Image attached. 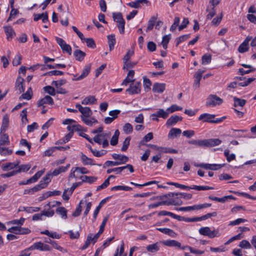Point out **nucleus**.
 <instances>
[{
	"label": "nucleus",
	"mask_w": 256,
	"mask_h": 256,
	"mask_svg": "<svg viewBox=\"0 0 256 256\" xmlns=\"http://www.w3.org/2000/svg\"><path fill=\"white\" fill-rule=\"evenodd\" d=\"M222 102L223 100L221 98L216 95L211 94L208 98L206 104L207 106H214Z\"/></svg>",
	"instance_id": "obj_1"
},
{
	"label": "nucleus",
	"mask_w": 256,
	"mask_h": 256,
	"mask_svg": "<svg viewBox=\"0 0 256 256\" xmlns=\"http://www.w3.org/2000/svg\"><path fill=\"white\" fill-rule=\"evenodd\" d=\"M140 91L141 83L140 82H134L130 84L129 88L126 90V92L130 95L138 94L140 92Z\"/></svg>",
	"instance_id": "obj_2"
},
{
	"label": "nucleus",
	"mask_w": 256,
	"mask_h": 256,
	"mask_svg": "<svg viewBox=\"0 0 256 256\" xmlns=\"http://www.w3.org/2000/svg\"><path fill=\"white\" fill-rule=\"evenodd\" d=\"M199 233L203 236H208L210 238H214L218 236V232L217 231L211 230L209 227H202L199 230Z\"/></svg>",
	"instance_id": "obj_3"
},
{
	"label": "nucleus",
	"mask_w": 256,
	"mask_h": 256,
	"mask_svg": "<svg viewBox=\"0 0 256 256\" xmlns=\"http://www.w3.org/2000/svg\"><path fill=\"white\" fill-rule=\"evenodd\" d=\"M76 107L78 109V111L82 114L80 116L81 118L90 117L92 114V112L89 107H83L80 104H77Z\"/></svg>",
	"instance_id": "obj_4"
},
{
	"label": "nucleus",
	"mask_w": 256,
	"mask_h": 256,
	"mask_svg": "<svg viewBox=\"0 0 256 256\" xmlns=\"http://www.w3.org/2000/svg\"><path fill=\"white\" fill-rule=\"evenodd\" d=\"M56 40L57 43L62 48V52H68L70 55H71V46L69 44H66L65 41L62 38L56 37Z\"/></svg>",
	"instance_id": "obj_5"
},
{
	"label": "nucleus",
	"mask_w": 256,
	"mask_h": 256,
	"mask_svg": "<svg viewBox=\"0 0 256 256\" xmlns=\"http://www.w3.org/2000/svg\"><path fill=\"white\" fill-rule=\"evenodd\" d=\"M54 104L53 99L50 96H46L44 98L38 100L37 102V106L38 107H45V104L52 105Z\"/></svg>",
	"instance_id": "obj_6"
},
{
	"label": "nucleus",
	"mask_w": 256,
	"mask_h": 256,
	"mask_svg": "<svg viewBox=\"0 0 256 256\" xmlns=\"http://www.w3.org/2000/svg\"><path fill=\"white\" fill-rule=\"evenodd\" d=\"M15 88L18 94L24 92V80L20 76H18L16 80Z\"/></svg>",
	"instance_id": "obj_7"
},
{
	"label": "nucleus",
	"mask_w": 256,
	"mask_h": 256,
	"mask_svg": "<svg viewBox=\"0 0 256 256\" xmlns=\"http://www.w3.org/2000/svg\"><path fill=\"white\" fill-rule=\"evenodd\" d=\"M181 189L186 190H213L214 188L208 186H198L196 185H193L192 186H188L182 184Z\"/></svg>",
	"instance_id": "obj_8"
},
{
	"label": "nucleus",
	"mask_w": 256,
	"mask_h": 256,
	"mask_svg": "<svg viewBox=\"0 0 256 256\" xmlns=\"http://www.w3.org/2000/svg\"><path fill=\"white\" fill-rule=\"evenodd\" d=\"M110 133L108 132H102L100 134L96 135L94 138V141L100 144H102V141L104 139H106L110 137Z\"/></svg>",
	"instance_id": "obj_9"
},
{
	"label": "nucleus",
	"mask_w": 256,
	"mask_h": 256,
	"mask_svg": "<svg viewBox=\"0 0 256 256\" xmlns=\"http://www.w3.org/2000/svg\"><path fill=\"white\" fill-rule=\"evenodd\" d=\"M215 116H216L214 114L204 113L200 115L198 118V120H202L204 122L214 123V120H212V119L214 118Z\"/></svg>",
	"instance_id": "obj_10"
},
{
	"label": "nucleus",
	"mask_w": 256,
	"mask_h": 256,
	"mask_svg": "<svg viewBox=\"0 0 256 256\" xmlns=\"http://www.w3.org/2000/svg\"><path fill=\"white\" fill-rule=\"evenodd\" d=\"M91 68V64H88L86 65L82 70V74L78 77L73 78V80H80L86 78L90 73Z\"/></svg>",
	"instance_id": "obj_11"
},
{
	"label": "nucleus",
	"mask_w": 256,
	"mask_h": 256,
	"mask_svg": "<svg viewBox=\"0 0 256 256\" xmlns=\"http://www.w3.org/2000/svg\"><path fill=\"white\" fill-rule=\"evenodd\" d=\"M168 200H166L167 206H180L182 204V200L180 199V197L174 196Z\"/></svg>",
	"instance_id": "obj_12"
},
{
	"label": "nucleus",
	"mask_w": 256,
	"mask_h": 256,
	"mask_svg": "<svg viewBox=\"0 0 256 256\" xmlns=\"http://www.w3.org/2000/svg\"><path fill=\"white\" fill-rule=\"evenodd\" d=\"M182 116L177 115L172 116L167 120L166 124L168 126H172L178 122L182 121Z\"/></svg>",
	"instance_id": "obj_13"
},
{
	"label": "nucleus",
	"mask_w": 256,
	"mask_h": 256,
	"mask_svg": "<svg viewBox=\"0 0 256 256\" xmlns=\"http://www.w3.org/2000/svg\"><path fill=\"white\" fill-rule=\"evenodd\" d=\"M4 29L8 40H11L16 36V33L11 26H4Z\"/></svg>",
	"instance_id": "obj_14"
},
{
	"label": "nucleus",
	"mask_w": 256,
	"mask_h": 256,
	"mask_svg": "<svg viewBox=\"0 0 256 256\" xmlns=\"http://www.w3.org/2000/svg\"><path fill=\"white\" fill-rule=\"evenodd\" d=\"M166 88V84L164 83H154L152 86V92L156 93H162Z\"/></svg>",
	"instance_id": "obj_15"
},
{
	"label": "nucleus",
	"mask_w": 256,
	"mask_h": 256,
	"mask_svg": "<svg viewBox=\"0 0 256 256\" xmlns=\"http://www.w3.org/2000/svg\"><path fill=\"white\" fill-rule=\"evenodd\" d=\"M169 115V112L166 110H164L162 108L159 109L158 111H156L155 113H154L151 114V116L162 118L164 119L166 118Z\"/></svg>",
	"instance_id": "obj_16"
},
{
	"label": "nucleus",
	"mask_w": 256,
	"mask_h": 256,
	"mask_svg": "<svg viewBox=\"0 0 256 256\" xmlns=\"http://www.w3.org/2000/svg\"><path fill=\"white\" fill-rule=\"evenodd\" d=\"M148 0H136L134 2H132L128 3L127 4L134 8H140L142 7V4H148Z\"/></svg>",
	"instance_id": "obj_17"
},
{
	"label": "nucleus",
	"mask_w": 256,
	"mask_h": 256,
	"mask_svg": "<svg viewBox=\"0 0 256 256\" xmlns=\"http://www.w3.org/2000/svg\"><path fill=\"white\" fill-rule=\"evenodd\" d=\"M160 244H162V241L156 242L152 244H149L146 246V249L148 252L152 253L156 252L160 250Z\"/></svg>",
	"instance_id": "obj_18"
},
{
	"label": "nucleus",
	"mask_w": 256,
	"mask_h": 256,
	"mask_svg": "<svg viewBox=\"0 0 256 256\" xmlns=\"http://www.w3.org/2000/svg\"><path fill=\"white\" fill-rule=\"evenodd\" d=\"M164 245L170 247H176L182 249L181 244L176 240H166L162 241Z\"/></svg>",
	"instance_id": "obj_19"
},
{
	"label": "nucleus",
	"mask_w": 256,
	"mask_h": 256,
	"mask_svg": "<svg viewBox=\"0 0 256 256\" xmlns=\"http://www.w3.org/2000/svg\"><path fill=\"white\" fill-rule=\"evenodd\" d=\"M112 157L114 160H118V162L120 163V164H124L128 160V156L120 154H112Z\"/></svg>",
	"instance_id": "obj_20"
},
{
	"label": "nucleus",
	"mask_w": 256,
	"mask_h": 256,
	"mask_svg": "<svg viewBox=\"0 0 256 256\" xmlns=\"http://www.w3.org/2000/svg\"><path fill=\"white\" fill-rule=\"evenodd\" d=\"M82 120L85 124L89 126H92L94 124L98 123V120L95 118L92 117L91 116L90 117L82 118Z\"/></svg>",
	"instance_id": "obj_21"
},
{
	"label": "nucleus",
	"mask_w": 256,
	"mask_h": 256,
	"mask_svg": "<svg viewBox=\"0 0 256 256\" xmlns=\"http://www.w3.org/2000/svg\"><path fill=\"white\" fill-rule=\"evenodd\" d=\"M80 159L84 165H96L93 159L88 158L86 155L81 154Z\"/></svg>",
	"instance_id": "obj_22"
},
{
	"label": "nucleus",
	"mask_w": 256,
	"mask_h": 256,
	"mask_svg": "<svg viewBox=\"0 0 256 256\" xmlns=\"http://www.w3.org/2000/svg\"><path fill=\"white\" fill-rule=\"evenodd\" d=\"M182 133V130L178 128H172L170 130L168 134V138L170 139H173L174 138L177 137Z\"/></svg>",
	"instance_id": "obj_23"
},
{
	"label": "nucleus",
	"mask_w": 256,
	"mask_h": 256,
	"mask_svg": "<svg viewBox=\"0 0 256 256\" xmlns=\"http://www.w3.org/2000/svg\"><path fill=\"white\" fill-rule=\"evenodd\" d=\"M74 55L76 60L78 62H82L84 60L86 54L84 52L80 50H76L74 52Z\"/></svg>",
	"instance_id": "obj_24"
},
{
	"label": "nucleus",
	"mask_w": 256,
	"mask_h": 256,
	"mask_svg": "<svg viewBox=\"0 0 256 256\" xmlns=\"http://www.w3.org/2000/svg\"><path fill=\"white\" fill-rule=\"evenodd\" d=\"M206 147H212L219 145L222 141L218 138L206 139Z\"/></svg>",
	"instance_id": "obj_25"
},
{
	"label": "nucleus",
	"mask_w": 256,
	"mask_h": 256,
	"mask_svg": "<svg viewBox=\"0 0 256 256\" xmlns=\"http://www.w3.org/2000/svg\"><path fill=\"white\" fill-rule=\"evenodd\" d=\"M156 230L172 238H175L176 236V234L173 230L168 228H156Z\"/></svg>",
	"instance_id": "obj_26"
},
{
	"label": "nucleus",
	"mask_w": 256,
	"mask_h": 256,
	"mask_svg": "<svg viewBox=\"0 0 256 256\" xmlns=\"http://www.w3.org/2000/svg\"><path fill=\"white\" fill-rule=\"evenodd\" d=\"M108 40V44L110 48V50L112 51L114 48V46L116 44V41L114 34L108 35L107 36Z\"/></svg>",
	"instance_id": "obj_27"
},
{
	"label": "nucleus",
	"mask_w": 256,
	"mask_h": 256,
	"mask_svg": "<svg viewBox=\"0 0 256 256\" xmlns=\"http://www.w3.org/2000/svg\"><path fill=\"white\" fill-rule=\"evenodd\" d=\"M188 143L200 147H206V140H191Z\"/></svg>",
	"instance_id": "obj_28"
},
{
	"label": "nucleus",
	"mask_w": 256,
	"mask_h": 256,
	"mask_svg": "<svg viewBox=\"0 0 256 256\" xmlns=\"http://www.w3.org/2000/svg\"><path fill=\"white\" fill-rule=\"evenodd\" d=\"M80 179L82 180V182L92 184L97 180L98 178L96 176H84L80 177Z\"/></svg>",
	"instance_id": "obj_29"
},
{
	"label": "nucleus",
	"mask_w": 256,
	"mask_h": 256,
	"mask_svg": "<svg viewBox=\"0 0 256 256\" xmlns=\"http://www.w3.org/2000/svg\"><path fill=\"white\" fill-rule=\"evenodd\" d=\"M44 172L42 170H40L36 172L34 176L31 177L30 178L27 180V182H29V184L34 182H36L38 179L41 177L42 175Z\"/></svg>",
	"instance_id": "obj_30"
},
{
	"label": "nucleus",
	"mask_w": 256,
	"mask_h": 256,
	"mask_svg": "<svg viewBox=\"0 0 256 256\" xmlns=\"http://www.w3.org/2000/svg\"><path fill=\"white\" fill-rule=\"evenodd\" d=\"M42 242H40L34 243L32 246L26 249V250H38L42 251Z\"/></svg>",
	"instance_id": "obj_31"
},
{
	"label": "nucleus",
	"mask_w": 256,
	"mask_h": 256,
	"mask_svg": "<svg viewBox=\"0 0 256 256\" xmlns=\"http://www.w3.org/2000/svg\"><path fill=\"white\" fill-rule=\"evenodd\" d=\"M119 135V130H116L110 141L112 146H116L118 144Z\"/></svg>",
	"instance_id": "obj_32"
},
{
	"label": "nucleus",
	"mask_w": 256,
	"mask_h": 256,
	"mask_svg": "<svg viewBox=\"0 0 256 256\" xmlns=\"http://www.w3.org/2000/svg\"><path fill=\"white\" fill-rule=\"evenodd\" d=\"M234 107H236L238 106L242 107L245 105L246 102L245 100L240 99V98H236V97L234 98Z\"/></svg>",
	"instance_id": "obj_33"
},
{
	"label": "nucleus",
	"mask_w": 256,
	"mask_h": 256,
	"mask_svg": "<svg viewBox=\"0 0 256 256\" xmlns=\"http://www.w3.org/2000/svg\"><path fill=\"white\" fill-rule=\"evenodd\" d=\"M56 212L61 216L64 219L67 218V210L64 207H58L56 209Z\"/></svg>",
	"instance_id": "obj_34"
},
{
	"label": "nucleus",
	"mask_w": 256,
	"mask_h": 256,
	"mask_svg": "<svg viewBox=\"0 0 256 256\" xmlns=\"http://www.w3.org/2000/svg\"><path fill=\"white\" fill-rule=\"evenodd\" d=\"M40 186H35L32 188L25 190L24 192V194H33L34 192L40 190Z\"/></svg>",
	"instance_id": "obj_35"
},
{
	"label": "nucleus",
	"mask_w": 256,
	"mask_h": 256,
	"mask_svg": "<svg viewBox=\"0 0 256 256\" xmlns=\"http://www.w3.org/2000/svg\"><path fill=\"white\" fill-rule=\"evenodd\" d=\"M106 200H107V198H105V199L102 200L100 202L98 206L96 208V210H94V216H93L94 220H96V217L98 216V214L100 208H102V206L106 203Z\"/></svg>",
	"instance_id": "obj_36"
},
{
	"label": "nucleus",
	"mask_w": 256,
	"mask_h": 256,
	"mask_svg": "<svg viewBox=\"0 0 256 256\" xmlns=\"http://www.w3.org/2000/svg\"><path fill=\"white\" fill-rule=\"evenodd\" d=\"M96 100L94 96H89L84 98L82 102V104H94Z\"/></svg>",
	"instance_id": "obj_37"
},
{
	"label": "nucleus",
	"mask_w": 256,
	"mask_h": 256,
	"mask_svg": "<svg viewBox=\"0 0 256 256\" xmlns=\"http://www.w3.org/2000/svg\"><path fill=\"white\" fill-rule=\"evenodd\" d=\"M10 143L8 136L6 134H1V137L0 139V146L9 144Z\"/></svg>",
	"instance_id": "obj_38"
},
{
	"label": "nucleus",
	"mask_w": 256,
	"mask_h": 256,
	"mask_svg": "<svg viewBox=\"0 0 256 256\" xmlns=\"http://www.w3.org/2000/svg\"><path fill=\"white\" fill-rule=\"evenodd\" d=\"M211 206H212L211 204L205 203V204H200L194 205L193 206H191V208H192L191 209H192V210H198L202 209L204 208L210 207Z\"/></svg>",
	"instance_id": "obj_39"
},
{
	"label": "nucleus",
	"mask_w": 256,
	"mask_h": 256,
	"mask_svg": "<svg viewBox=\"0 0 256 256\" xmlns=\"http://www.w3.org/2000/svg\"><path fill=\"white\" fill-rule=\"evenodd\" d=\"M156 18L154 16H152L148 22V26L146 30V32L151 30H152L155 24Z\"/></svg>",
	"instance_id": "obj_40"
},
{
	"label": "nucleus",
	"mask_w": 256,
	"mask_h": 256,
	"mask_svg": "<svg viewBox=\"0 0 256 256\" xmlns=\"http://www.w3.org/2000/svg\"><path fill=\"white\" fill-rule=\"evenodd\" d=\"M30 167L31 166L30 164H22L18 166V168L16 170L17 174L20 172H26L28 171L30 169Z\"/></svg>",
	"instance_id": "obj_41"
},
{
	"label": "nucleus",
	"mask_w": 256,
	"mask_h": 256,
	"mask_svg": "<svg viewBox=\"0 0 256 256\" xmlns=\"http://www.w3.org/2000/svg\"><path fill=\"white\" fill-rule=\"evenodd\" d=\"M112 16L114 21H115L116 23L121 22H122L125 21L123 18L122 15V13H113Z\"/></svg>",
	"instance_id": "obj_42"
},
{
	"label": "nucleus",
	"mask_w": 256,
	"mask_h": 256,
	"mask_svg": "<svg viewBox=\"0 0 256 256\" xmlns=\"http://www.w3.org/2000/svg\"><path fill=\"white\" fill-rule=\"evenodd\" d=\"M16 164L13 162H8L6 164H2V168L4 171H8L16 168Z\"/></svg>",
	"instance_id": "obj_43"
},
{
	"label": "nucleus",
	"mask_w": 256,
	"mask_h": 256,
	"mask_svg": "<svg viewBox=\"0 0 256 256\" xmlns=\"http://www.w3.org/2000/svg\"><path fill=\"white\" fill-rule=\"evenodd\" d=\"M144 79V87L145 90H150V86H152V82L150 79L147 78L146 76L143 78Z\"/></svg>",
	"instance_id": "obj_44"
},
{
	"label": "nucleus",
	"mask_w": 256,
	"mask_h": 256,
	"mask_svg": "<svg viewBox=\"0 0 256 256\" xmlns=\"http://www.w3.org/2000/svg\"><path fill=\"white\" fill-rule=\"evenodd\" d=\"M84 40L86 42L88 47L92 48L96 47L94 41L92 38H86Z\"/></svg>",
	"instance_id": "obj_45"
},
{
	"label": "nucleus",
	"mask_w": 256,
	"mask_h": 256,
	"mask_svg": "<svg viewBox=\"0 0 256 256\" xmlns=\"http://www.w3.org/2000/svg\"><path fill=\"white\" fill-rule=\"evenodd\" d=\"M25 220V218H21L19 220H14L8 222V224H16L18 226H20L23 224Z\"/></svg>",
	"instance_id": "obj_46"
},
{
	"label": "nucleus",
	"mask_w": 256,
	"mask_h": 256,
	"mask_svg": "<svg viewBox=\"0 0 256 256\" xmlns=\"http://www.w3.org/2000/svg\"><path fill=\"white\" fill-rule=\"evenodd\" d=\"M206 11L208 12L206 16V18L208 20H210L216 14V10L214 8H211L210 9L208 6L206 10Z\"/></svg>",
	"instance_id": "obj_47"
},
{
	"label": "nucleus",
	"mask_w": 256,
	"mask_h": 256,
	"mask_svg": "<svg viewBox=\"0 0 256 256\" xmlns=\"http://www.w3.org/2000/svg\"><path fill=\"white\" fill-rule=\"evenodd\" d=\"M212 60V56L210 54H205L202 58V64H208Z\"/></svg>",
	"instance_id": "obj_48"
},
{
	"label": "nucleus",
	"mask_w": 256,
	"mask_h": 256,
	"mask_svg": "<svg viewBox=\"0 0 256 256\" xmlns=\"http://www.w3.org/2000/svg\"><path fill=\"white\" fill-rule=\"evenodd\" d=\"M12 153V150L8 148L2 147L0 146V154L2 156L10 155Z\"/></svg>",
	"instance_id": "obj_49"
},
{
	"label": "nucleus",
	"mask_w": 256,
	"mask_h": 256,
	"mask_svg": "<svg viewBox=\"0 0 256 256\" xmlns=\"http://www.w3.org/2000/svg\"><path fill=\"white\" fill-rule=\"evenodd\" d=\"M56 151V149L55 146L50 148L48 150L44 152L43 154V156H54L53 153Z\"/></svg>",
	"instance_id": "obj_50"
},
{
	"label": "nucleus",
	"mask_w": 256,
	"mask_h": 256,
	"mask_svg": "<svg viewBox=\"0 0 256 256\" xmlns=\"http://www.w3.org/2000/svg\"><path fill=\"white\" fill-rule=\"evenodd\" d=\"M130 140V136L127 137L123 142L122 146L121 148L122 151L125 152L127 150Z\"/></svg>",
	"instance_id": "obj_51"
},
{
	"label": "nucleus",
	"mask_w": 256,
	"mask_h": 256,
	"mask_svg": "<svg viewBox=\"0 0 256 256\" xmlns=\"http://www.w3.org/2000/svg\"><path fill=\"white\" fill-rule=\"evenodd\" d=\"M123 130L126 134H129L132 132V126L130 123L126 124L123 127Z\"/></svg>",
	"instance_id": "obj_52"
},
{
	"label": "nucleus",
	"mask_w": 256,
	"mask_h": 256,
	"mask_svg": "<svg viewBox=\"0 0 256 256\" xmlns=\"http://www.w3.org/2000/svg\"><path fill=\"white\" fill-rule=\"evenodd\" d=\"M9 123V118L8 114H5L3 116L2 122V124L1 129L6 128H8Z\"/></svg>",
	"instance_id": "obj_53"
},
{
	"label": "nucleus",
	"mask_w": 256,
	"mask_h": 256,
	"mask_svg": "<svg viewBox=\"0 0 256 256\" xmlns=\"http://www.w3.org/2000/svg\"><path fill=\"white\" fill-rule=\"evenodd\" d=\"M190 38V34H184L176 38V46H178L180 42L188 40Z\"/></svg>",
	"instance_id": "obj_54"
},
{
	"label": "nucleus",
	"mask_w": 256,
	"mask_h": 256,
	"mask_svg": "<svg viewBox=\"0 0 256 256\" xmlns=\"http://www.w3.org/2000/svg\"><path fill=\"white\" fill-rule=\"evenodd\" d=\"M186 248H188L190 250V252H192V253L198 254H202L204 253V251L200 250H196L193 249V248H192V247L188 246H183L182 248V249L183 250H184Z\"/></svg>",
	"instance_id": "obj_55"
},
{
	"label": "nucleus",
	"mask_w": 256,
	"mask_h": 256,
	"mask_svg": "<svg viewBox=\"0 0 256 256\" xmlns=\"http://www.w3.org/2000/svg\"><path fill=\"white\" fill-rule=\"evenodd\" d=\"M82 204V200H80L78 206L76 208L74 212L72 213V216H73L76 217L80 215V214L82 212V208L81 206V204Z\"/></svg>",
	"instance_id": "obj_56"
},
{
	"label": "nucleus",
	"mask_w": 256,
	"mask_h": 256,
	"mask_svg": "<svg viewBox=\"0 0 256 256\" xmlns=\"http://www.w3.org/2000/svg\"><path fill=\"white\" fill-rule=\"evenodd\" d=\"M248 50V44L245 42H242L240 44L238 48V51L240 53H244L247 52Z\"/></svg>",
	"instance_id": "obj_57"
},
{
	"label": "nucleus",
	"mask_w": 256,
	"mask_h": 256,
	"mask_svg": "<svg viewBox=\"0 0 256 256\" xmlns=\"http://www.w3.org/2000/svg\"><path fill=\"white\" fill-rule=\"evenodd\" d=\"M44 90L51 96H54L56 94L54 88L50 86H46L44 88Z\"/></svg>",
	"instance_id": "obj_58"
},
{
	"label": "nucleus",
	"mask_w": 256,
	"mask_h": 256,
	"mask_svg": "<svg viewBox=\"0 0 256 256\" xmlns=\"http://www.w3.org/2000/svg\"><path fill=\"white\" fill-rule=\"evenodd\" d=\"M256 78H250L246 80L243 82H241L238 84V85L240 86H246L250 84L252 82H254Z\"/></svg>",
	"instance_id": "obj_59"
},
{
	"label": "nucleus",
	"mask_w": 256,
	"mask_h": 256,
	"mask_svg": "<svg viewBox=\"0 0 256 256\" xmlns=\"http://www.w3.org/2000/svg\"><path fill=\"white\" fill-rule=\"evenodd\" d=\"M224 154L226 158V160L230 162V161L235 160L236 158V156L234 154H229V150H226L224 152Z\"/></svg>",
	"instance_id": "obj_60"
},
{
	"label": "nucleus",
	"mask_w": 256,
	"mask_h": 256,
	"mask_svg": "<svg viewBox=\"0 0 256 256\" xmlns=\"http://www.w3.org/2000/svg\"><path fill=\"white\" fill-rule=\"evenodd\" d=\"M238 246L242 248H251V245L250 243L246 240H242L241 241Z\"/></svg>",
	"instance_id": "obj_61"
},
{
	"label": "nucleus",
	"mask_w": 256,
	"mask_h": 256,
	"mask_svg": "<svg viewBox=\"0 0 256 256\" xmlns=\"http://www.w3.org/2000/svg\"><path fill=\"white\" fill-rule=\"evenodd\" d=\"M18 14V10L15 9L14 8H12L11 10V11L10 14V16L7 20V22H9L12 19L15 18V16Z\"/></svg>",
	"instance_id": "obj_62"
},
{
	"label": "nucleus",
	"mask_w": 256,
	"mask_h": 256,
	"mask_svg": "<svg viewBox=\"0 0 256 256\" xmlns=\"http://www.w3.org/2000/svg\"><path fill=\"white\" fill-rule=\"evenodd\" d=\"M22 57L20 55H17L14 57L12 60V64L14 66H18L22 62Z\"/></svg>",
	"instance_id": "obj_63"
},
{
	"label": "nucleus",
	"mask_w": 256,
	"mask_h": 256,
	"mask_svg": "<svg viewBox=\"0 0 256 256\" xmlns=\"http://www.w3.org/2000/svg\"><path fill=\"white\" fill-rule=\"evenodd\" d=\"M147 48L150 52H153L156 50V44L153 42H149L147 44Z\"/></svg>",
	"instance_id": "obj_64"
}]
</instances>
